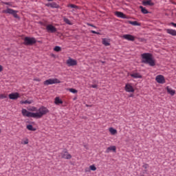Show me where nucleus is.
<instances>
[{
	"label": "nucleus",
	"mask_w": 176,
	"mask_h": 176,
	"mask_svg": "<svg viewBox=\"0 0 176 176\" xmlns=\"http://www.w3.org/2000/svg\"><path fill=\"white\" fill-rule=\"evenodd\" d=\"M103 64H104V63H105V62H102Z\"/></svg>",
	"instance_id": "nucleus-44"
},
{
	"label": "nucleus",
	"mask_w": 176,
	"mask_h": 176,
	"mask_svg": "<svg viewBox=\"0 0 176 176\" xmlns=\"http://www.w3.org/2000/svg\"><path fill=\"white\" fill-rule=\"evenodd\" d=\"M46 30L48 32H51L52 34H54V32H57V28H56V27H54L53 25H47Z\"/></svg>",
	"instance_id": "nucleus-8"
},
{
	"label": "nucleus",
	"mask_w": 176,
	"mask_h": 176,
	"mask_svg": "<svg viewBox=\"0 0 176 176\" xmlns=\"http://www.w3.org/2000/svg\"><path fill=\"white\" fill-rule=\"evenodd\" d=\"M142 5L144 6H153L155 3L152 2V0H147V1H143Z\"/></svg>",
	"instance_id": "nucleus-15"
},
{
	"label": "nucleus",
	"mask_w": 176,
	"mask_h": 176,
	"mask_svg": "<svg viewBox=\"0 0 176 176\" xmlns=\"http://www.w3.org/2000/svg\"><path fill=\"white\" fill-rule=\"evenodd\" d=\"M23 144L24 145H27V144H28V139L24 140L23 142Z\"/></svg>",
	"instance_id": "nucleus-36"
},
{
	"label": "nucleus",
	"mask_w": 176,
	"mask_h": 176,
	"mask_svg": "<svg viewBox=\"0 0 176 176\" xmlns=\"http://www.w3.org/2000/svg\"><path fill=\"white\" fill-rule=\"evenodd\" d=\"M55 83H61V81L57 78H50L44 81V85L45 86H49V85H55Z\"/></svg>",
	"instance_id": "nucleus-5"
},
{
	"label": "nucleus",
	"mask_w": 176,
	"mask_h": 176,
	"mask_svg": "<svg viewBox=\"0 0 176 176\" xmlns=\"http://www.w3.org/2000/svg\"><path fill=\"white\" fill-rule=\"evenodd\" d=\"M64 21L66 24H68L69 25H72V23H71V21L68 19L67 18H64Z\"/></svg>",
	"instance_id": "nucleus-27"
},
{
	"label": "nucleus",
	"mask_w": 176,
	"mask_h": 176,
	"mask_svg": "<svg viewBox=\"0 0 176 176\" xmlns=\"http://www.w3.org/2000/svg\"><path fill=\"white\" fill-rule=\"evenodd\" d=\"M89 168H90V170H91V171H96V170H97V168L94 165H91L89 166Z\"/></svg>",
	"instance_id": "nucleus-32"
},
{
	"label": "nucleus",
	"mask_w": 176,
	"mask_h": 176,
	"mask_svg": "<svg viewBox=\"0 0 176 176\" xmlns=\"http://www.w3.org/2000/svg\"><path fill=\"white\" fill-rule=\"evenodd\" d=\"M126 23H128V24H131V25L138 26V27H140L141 25V23H138L137 21H127Z\"/></svg>",
	"instance_id": "nucleus-19"
},
{
	"label": "nucleus",
	"mask_w": 176,
	"mask_h": 176,
	"mask_svg": "<svg viewBox=\"0 0 176 176\" xmlns=\"http://www.w3.org/2000/svg\"><path fill=\"white\" fill-rule=\"evenodd\" d=\"M23 41L25 46H34L36 43V38L34 37L25 36Z\"/></svg>",
	"instance_id": "nucleus-3"
},
{
	"label": "nucleus",
	"mask_w": 176,
	"mask_h": 176,
	"mask_svg": "<svg viewBox=\"0 0 176 176\" xmlns=\"http://www.w3.org/2000/svg\"><path fill=\"white\" fill-rule=\"evenodd\" d=\"M122 38L126 41H131V42H134V41H135V37L131 34H124Z\"/></svg>",
	"instance_id": "nucleus-11"
},
{
	"label": "nucleus",
	"mask_w": 176,
	"mask_h": 176,
	"mask_svg": "<svg viewBox=\"0 0 176 176\" xmlns=\"http://www.w3.org/2000/svg\"><path fill=\"white\" fill-rule=\"evenodd\" d=\"M54 102H55L56 105H60V104H63V100L61 99H60V98L56 97V98H55Z\"/></svg>",
	"instance_id": "nucleus-23"
},
{
	"label": "nucleus",
	"mask_w": 176,
	"mask_h": 176,
	"mask_svg": "<svg viewBox=\"0 0 176 176\" xmlns=\"http://www.w3.org/2000/svg\"><path fill=\"white\" fill-rule=\"evenodd\" d=\"M2 71H3V67L0 65V72H2Z\"/></svg>",
	"instance_id": "nucleus-40"
},
{
	"label": "nucleus",
	"mask_w": 176,
	"mask_h": 176,
	"mask_svg": "<svg viewBox=\"0 0 176 176\" xmlns=\"http://www.w3.org/2000/svg\"><path fill=\"white\" fill-rule=\"evenodd\" d=\"M167 34L172 35L173 36H176V30L173 29H166Z\"/></svg>",
	"instance_id": "nucleus-18"
},
{
	"label": "nucleus",
	"mask_w": 176,
	"mask_h": 176,
	"mask_svg": "<svg viewBox=\"0 0 176 176\" xmlns=\"http://www.w3.org/2000/svg\"><path fill=\"white\" fill-rule=\"evenodd\" d=\"M67 64L68 67H74V65H78V61H76V60H74L72 58H69L67 60Z\"/></svg>",
	"instance_id": "nucleus-7"
},
{
	"label": "nucleus",
	"mask_w": 176,
	"mask_h": 176,
	"mask_svg": "<svg viewBox=\"0 0 176 176\" xmlns=\"http://www.w3.org/2000/svg\"><path fill=\"white\" fill-rule=\"evenodd\" d=\"M96 35H101V34L98 32H96Z\"/></svg>",
	"instance_id": "nucleus-42"
},
{
	"label": "nucleus",
	"mask_w": 176,
	"mask_h": 176,
	"mask_svg": "<svg viewBox=\"0 0 176 176\" xmlns=\"http://www.w3.org/2000/svg\"><path fill=\"white\" fill-rule=\"evenodd\" d=\"M142 63L143 64H148L150 67H155L156 62L153 58V56L151 53H144L141 54Z\"/></svg>",
	"instance_id": "nucleus-2"
},
{
	"label": "nucleus",
	"mask_w": 176,
	"mask_h": 176,
	"mask_svg": "<svg viewBox=\"0 0 176 176\" xmlns=\"http://www.w3.org/2000/svg\"><path fill=\"white\" fill-rule=\"evenodd\" d=\"M4 98H8V96L3 94H0V100H3Z\"/></svg>",
	"instance_id": "nucleus-33"
},
{
	"label": "nucleus",
	"mask_w": 176,
	"mask_h": 176,
	"mask_svg": "<svg viewBox=\"0 0 176 176\" xmlns=\"http://www.w3.org/2000/svg\"><path fill=\"white\" fill-rule=\"evenodd\" d=\"M109 132L111 133V134H112V135H115V134L118 133V131L111 127V128H109Z\"/></svg>",
	"instance_id": "nucleus-25"
},
{
	"label": "nucleus",
	"mask_w": 176,
	"mask_h": 176,
	"mask_svg": "<svg viewBox=\"0 0 176 176\" xmlns=\"http://www.w3.org/2000/svg\"><path fill=\"white\" fill-rule=\"evenodd\" d=\"M47 1H48V2H52L54 0H47Z\"/></svg>",
	"instance_id": "nucleus-43"
},
{
	"label": "nucleus",
	"mask_w": 176,
	"mask_h": 176,
	"mask_svg": "<svg viewBox=\"0 0 176 176\" xmlns=\"http://www.w3.org/2000/svg\"><path fill=\"white\" fill-rule=\"evenodd\" d=\"M170 25H173V27H175V28H176V23H174V22H171V23H170Z\"/></svg>",
	"instance_id": "nucleus-37"
},
{
	"label": "nucleus",
	"mask_w": 176,
	"mask_h": 176,
	"mask_svg": "<svg viewBox=\"0 0 176 176\" xmlns=\"http://www.w3.org/2000/svg\"><path fill=\"white\" fill-rule=\"evenodd\" d=\"M130 76H131V78H133L134 79H142V76H141V74H140V73L131 74Z\"/></svg>",
	"instance_id": "nucleus-16"
},
{
	"label": "nucleus",
	"mask_w": 176,
	"mask_h": 176,
	"mask_svg": "<svg viewBox=\"0 0 176 176\" xmlns=\"http://www.w3.org/2000/svg\"><path fill=\"white\" fill-rule=\"evenodd\" d=\"M102 45H104V46H110V43H109V40L107 39V38H102Z\"/></svg>",
	"instance_id": "nucleus-21"
},
{
	"label": "nucleus",
	"mask_w": 176,
	"mask_h": 176,
	"mask_svg": "<svg viewBox=\"0 0 176 176\" xmlns=\"http://www.w3.org/2000/svg\"><path fill=\"white\" fill-rule=\"evenodd\" d=\"M10 100H17V98H20V94L17 92L12 93L8 95Z\"/></svg>",
	"instance_id": "nucleus-12"
},
{
	"label": "nucleus",
	"mask_w": 176,
	"mask_h": 176,
	"mask_svg": "<svg viewBox=\"0 0 176 176\" xmlns=\"http://www.w3.org/2000/svg\"><path fill=\"white\" fill-rule=\"evenodd\" d=\"M60 155L63 159H66L67 160L72 159V155L68 153V150H67V148H64Z\"/></svg>",
	"instance_id": "nucleus-6"
},
{
	"label": "nucleus",
	"mask_w": 176,
	"mask_h": 176,
	"mask_svg": "<svg viewBox=\"0 0 176 176\" xmlns=\"http://www.w3.org/2000/svg\"><path fill=\"white\" fill-rule=\"evenodd\" d=\"M68 90L70 91V93H73V94H76V93H78V90L74 88H69Z\"/></svg>",
	"instance_id": "nucleus-28"
},
{
	"label": "nucleus",
	"mask_w": 176,
	"mask_h": 176,
	"mask_svg": "<svg viewBox=\"0 0 176 176\" xmlns=\"http://www.w3.org/2000/svg\"><path fill=\"white\" fill-rule=\"evenodd\" d=\"M38 112L32 113L27 111L25 109H22L23 116H26L27 118H34V119H41L42 116L49 113V109L47 108L42 106L38 109Z\"/></svg>",
	"instance_id": "nucleus-1"
},
{
	"label": "nucleus",
	"mask_w": 176,
	"mask_h": 176,
	"mask_svg": "<svg viewBox=\"0 0 176 176\" xmlns=\"http://www.w3.org/2000/svg\"><path fill=\"white\" fill-rule=\"evenodd\" d=\"M91 87H92L93 89H97V85H91Z\"/></svg>",
	"instance_id": "nucleus-39"
},
{
	"label": "nucleus",
	"mask_w": 176,
	"mask_h": 176,
	"mask_svg": "<svg viewBox=\"0 0 176 176\" xmlns=\"http://www.w3.org/2000/svg\"><path fill=\"white\" fill-rule=\"evenodd\" d=\"M54 52H61V47L60 46H55V47L54 48Z\"/></svg>",
	"instance_id": "nucleus-29"
},
{
	"label": "nucleus",
	"mask_w": 176,
	"mask_h": 176,
	"mask_svg": "<svg viewBox=\"0 0 176 176\" xmlns=\"http://www.w3.org/2000/svg\"><path fill=\"white\" fill-rule=\"evenodd\" d=\"M2 3L3 5H8V6H10L11 8L13 7V4L12 3V2H5V1H2Z\"/></svg>",
	"instance_id": "nucleus-30"
},
{
	"label": "nucleus",
	"mask_w": 176,
	"mask_h": 176,
	"mask_svg": "<svg viewBox=\"0 0 176 176\" xmlns=\"http://www.w3.org/2000/svg\"><path fill=\"white\" fill-rule=\"evenodd\" d=\"M115 14L117 17H120V19H129V17L122 12L116 11Z\"/></svg>",
	"instance_id": "nucleus-14"
},
{
	"label": "nucleus",
	"mask_w": 176,
	"mask_h": 176,
	"mask_svg": "<svg viewBox=\"0 0 176 176\" xmlns=\"http://www.w3.org/2000/svg\"><path fill=\"white\" fill-rule=\"evenodd\" d=\"M26 129H28V130H29L30 131H36V128H34V126H32V124L27 125Z\"/></svg>",
	"instance_id": "nucleus-24"
},
{
	"label": "nucleus",
	"mask_w": 176,
	"mask_h": 176,
	"mask_svg": "<svg viewBox=\"0 0 176 176\" xmlns=\"http://www.w3.org/2000/svg\"><path fill=\"white\" fill-rule=\"evenodd\" d=\"M91 34H97V32L94 31V30H91Z\"/></svg>",
	"instance_id": "nucleus-41"
},
{
	"label": "nucleus",
	"mask_w": 176,
	"mask_h": 176,
	"mask_svg": "<svg viewBox=\"0 0 176 176\" xmlns=\"http://www.w3.org/2000/svg\"><path fill=\"white\" fill-rule=\"evenodd\" d=\"M0 133H1V129H0Z\"/></svg>",
	"instance_id": "nucleus-45"
},
{
	"label": "nucleus",
	"mask_w": 176,
	"mask_h": 176,
	"mask_svg": "<svg viewBox=\"0 0 176 176\" xmlns=\"http://www.w3.org/2000/svg\"><path fill=\"white\" fill-rule=\"evenodd\" d=\"M125 90L127 93H134L135 89L133 86L129 83L126 84L125 85Z\"/></svg>",
	"instance_id": "nucleus-13"
},
{
	"label": "nucleus",
	"mask_w": 176,
	"mask_h": 176,
	"mask_svg": "<svg viewBox=\"0 0 176 176\" xmlns=\"http://www.w3.org/2000/svg\"><path fill=\"white\" fill-rule=\"evenodd\" d=\"M47 8H52V9H59L60 6L56 2L48 3L45 4Z\"/></svg>",
	"instance_id": "nucleus-10"
},
{
	"label": "nucleus",
	"mask_w": 176,
	"mask_h": 176,
	"mask_svg": "<svg viewBox=\"0 0 176 176\" xmlns=\"http://www.w3.org/2000/svg\"><path fill=\"white\" fill-rule=\"evenodd\" d=\"M109 152H116V146H111L107 148L105 153H109Z\"/></svg>",
	"instance_id": "nucleus-17"
},
{
	"label": "nucleus",
	"mask_w": 176,
	"mask_h": 176,
	"mask_svg": "<svg viewBox=\"0 0 176 176\" xmlns=\"http://www.w3.org/2000/svg\"><path fill=\"white\" fill-rule=\"evenodd\" d=\"M140 9H141V12L143 13V14H148V13H149L148 10H146V8H144L142 6H140Z\"/></svg>",
	"instance_id": "nucleus-22"
},
{
	"label": "nucleus",
	"mask_w": 176,
	"mask_h": 176,
	"mask_svg": "<svg viewBox=\"0 0 176 176\" xmlns=\"http://www.w3.org/2000/svg\"><path fill=\"white\" fill-rule=\"evenodd\" d=\"M166 91L168 93V94H170V96H174L175 94V90L167 87H166Z\"/></svg>",
	"instance_id": "nucleus-20"
},
{
	"label": "nucleus",
	"mask_w": 176,
	"mask_h": 176,
	"mask_svg": "<svg viewBox=\"0 0 176 176\" xmlns=\"http://www.w3.org/2000/svg\"><path fill=\"white\" fill-rule=\"evenodd\" d=\"M34 100H23L21 102V104H32Z\"/></svg>",
	"instance_id": "nucleus-26"
},
{
	"label": "nucleus",
	"mask_w": 176,
	"mask_h": 176,
	"mask_svg": "<svg viewBox=\"0 0 176 176\" xmlns=\"http://www.w3.org/2000/svg\"><path fill=\"white\" fill-rule=\"evenodd\" d=\"M156 82L157 83H160L161 85H163V83H166V80L164 79V76L162 75H158L155 78Z\"/></svg>",
	"instance_id": "nucleus-9"
},
{
	"label": "nucleus",
	"mask_w": 176,
	"mask_h": 176,
	"mask_svg": "<svg viewBox=\"0 0 176 176\" xmlns=\"http://www.w3.org/2000/svg\"><path fill=\"white\" fill-rule=\"evenodd\" d=\"M68 8H72V9H78V6L75 4H69Z\"/></svg>",
	"instance_id": "nucleus-31"
},
{
	"label": "nucleus",
	"mask_w": 176,
	"mask_h": 176,
	"mask_svg": "<svg viewBox=\"0 0 176 176\" xmlns=\"http://www.w3.org/2000/svg\"><path fill=\"white\" fill-rule=\"evenodd\" d=\"M30 111H32V112H36L38 111V109H36V107H32Z\"/></svg>",
	"instance_id": "nucleus-35"
},
{
	"label": "nucleus",
	"mask_w": 176,
	"mask_h": 176,
	"mask_svg": "<svg viewBox=\"0 0 176 176\" xmlns=\"http://www.w3.org/2000/svg\"><path fill=\"white\" fill-rule=\"evenodd\" d=\"M3 13H6V14H12L14 19H20V16L17 14L19 11L9 8V7H6V10H3Z\"/></svg>",
	"instance_id": "nucleus-4"
},
{
	"label": "nucleus",
	"mask_w": 176,
	"mask_h": 176,
	"mask_svg": "<svg viewBox=\"0 0 176 176\" xmlns=\"http://www.w3.org/2000/svg\"><path fill=\"white\" fill-rule=\"evenodd\" d=\"M143 168H144V171H146V168H148V167H149V165H148V164H144L142 166Z\"/></svg>",
	"instance_id": "nucleus-34"
},
{
	"label": "nucleus",
	"mask_w": 176,
	"mask_h": 176,
	"mask_svg": "<svg viewBox=\"0 0 176 176\" xmlns=\"http://www.w3.org/2000/svg\"><path fill=\"white\" fill-rule=\"evenodd\" d=\"M88 25H89L90 27H93L94 28H97V27L93 24L88 23Z\"/></svg>",
	"instance_id": "nucleus-38"
}]
</instances>
